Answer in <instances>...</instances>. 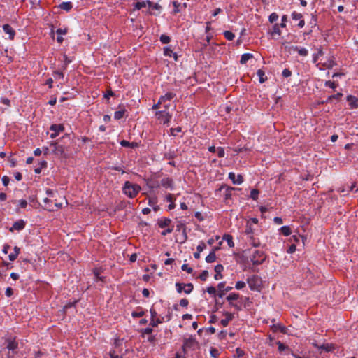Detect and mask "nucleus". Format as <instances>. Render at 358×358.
Segmentation results:
<instances>
[{
    "instance_id": "obj_22",
    "label": "nucleus",
    "mask_w": 358,
    "mask_h": 358,
    "mask_svg": "<svg viewBox=\"0 0 358 358\" xmlns=\"http://www.w3.org/2000/svg\"><path fill=\"white\" fill-rule=\"evenodd\" d=\"M253 58V55L251 54V53H244L241 55V59H240V63L241 64H245L247 63V62Z\"/></svg>"
},
{
    "instance_id": "obj_63",
    "label": "nucleus",
    "mask_w": 358,
    "mask_h": 358,
    "mask_svg": "<svg viewBox=\"0 0 358 358\" xmlns=\"http://www.w3.org/2000/svg\"><path fill=\"white\" fill-rule=\"evenodd\" d=\"M245 287V282L243 281H238L235 285V287L237 289H241Z\"/></svg>"
},
{
    "instance_id": "obj_51",
    "label": "nucleus",
    "mask_w": 358,
    "mask_h": 358,
    "mask_svg": "<svg viewBox=\"0 0 358 358\" xmlns=\"http://www.w3.org/2000/svg\"><path fill=\"white\" fill-rule=\"evenodd\" d=\"M53 77L55 80H62L64 78V73L62 71H55Z\"/></svg>"
},
{
    "instance_id": "obj_33",
    "label": "nucleus",
    "mask_w": 358,
    "mask_h": 358,
    "mask_svg": "<svg viewBox=\"0 0 358 358\" xmlns=\"http://www.w3.org/2000/svg\"><path fill=\"white\" fill-rule=\"evenodd\" d=\"M249 239H250V243L253 246V247H259L260 245V241L258 238H256L254 235H251L250 236L248 237Z\"/></svg>"
},
{
    "instance_id": "obj_42",
    "label": "nucleus",
    "mask_w": 358,
    "mask_h": 358,
    "mask_svg": "<svg viewBox=\"0 0 358 358\" xmlns=\"http://www.w3.org/2000/svg\"><path fill=\"white\" fill-rule=\"evenodd\" d=\"M159 41L163 44H167L171 41V38L166 34H162L159 37Z\"/></svg>"
},
{
    "instance_id": "obj_19",
    "label": "nucleus",
    "mask_w": 358,
    "mask_h": 358,
    "mask_svg": "<svg viewBox=\"0 0 358 358\" xmlns=\"http://www.w3.org/2000/svg\"><path fill=\"white\" fill-rule=\"evenodd\" d=\"M347 100L349 102V105L350 106L351 108H357L358 107V99L352 96H348L347 97Z\"/></svg>"
},
{
    "instance_id": "obj_11",
    "label": "nucleus",
    "mask_w": 358,
    "mask_h": 358,
    "mask_svg": "<svg viewBox=\"0 0 358 358\" xmlns=\"http://www.w3.org/2000/svg\"><path fill=\"white\" fill-rule=\"evenodd\" d=\"M3 32L8 35V38L13 40L15 36V30L8 24H3L2 26Z\"/></svg>"
},
{
    "instance_id": "obj_56",
    "label": "nucleus",
    "mask_w": 358,
    "mask_h": 358,
    "mask_svg": "<svg viewBox=\"0 0 358 358\" xmlns=\"http://www.w3.org/2000/svg\"><path fill=\"white\" fill-rule=\"evenodd\" d=\"M173 6H174V9H173V12H172V13H173V14H176V13H180V9H179V6H180V3H178V2H177V1H173Z\"/></svg>"
},
{
    "instance_id": "obj_9",
    "label": "nucleus",
    "mask_w": 358,
    "mask_h": 358,
    "mask_svg": "<svg viewBox=\"0 0 358 358\" xmlns=\"http://www.w3.org/2000/svg\"><path fill=\"white\" fill-rule=\"evenodd\" d=\"M239 298H240L239 294L231 293L227 296L226 299L229 301V305L231 306H233L236 310H241V308L240 305H238L236 303H234V301L238 300Z\"/></svg>"
},
{
    "instance_id": "obj_18",
    "label": "nucleus",
    "mask_w": 358,
    "mask_h": 358,
    "mask_svg": "<svg viewBox=\"0 0 358 358\" xmlns=\"http://www.w3.org/2000/svg\"><path fill=\"white\" fill-rule=\"evenodd\" d=\"M224 315L226 317L222 319L220 321V323L223 327H227L229 324V322L233 320L234 315L229 312H226L224 313Z\"/></svg>"
},
{
    "instance_id": "obj_53",
    "label": "nucleus",
    "mask_w": 358,
    "mask_h": 358,
    "mask_svg": "<svg viewBox=\"0 0 358 358\" xmlns=\"http://www.w3.org/2000/svg\"><path fill=\"white\" fill-rule=\"evenodd\" d=\"M162 320L157 318V319H151L150 322V326L152 327H157L159 324L162 323Z\"/></svg>"
},
{
    "instance_id": "obj_49",
    "label": "nucleus",
    "mask_w": 358,
    "mask_h": 358,
    "mask_svg": "<svg viewBox=\"0 0 358 358\" xmlns=\"http://www.w3.org/2000/svg\"><path fill=\"white\" fill-rule=\"evenodd\" d=\"M259 190L253 189L250 192V198L256 201L258 199Z\"/></svg>"
},
{
    "instance_id": "obj_60",
    "label": "nucleus",
    "mask_w": 358,
    "mask_h": 358,
    "mask_svg": "<svg viewBox=\"0 0 358 358\" xmlns=\"http://www.w3.org/2000/svg\"><path fill=\"white\" fill-rule=\"evenodd\" d=\"M236 355L237 357L242 358V357L245 355V352L240 348H237L236 349Z\"/></svg>"
},
{
    "instance_id": "obj_24",
    "label": "nucleus",
    "mask_w": 358,
    "mask_h": 358,
    "mask_svg": "<svg viewBox=\"0 0 358 358\" xmlns=\"http://www.w3.org/2000/svg\"><path fill=\"white\" fill-rule=\"evenodd\" d=\"M120 145L122 146V147H129V148H135L136 147H138V144L136 142H129L126 140H122L120 141Z\"/></svg>"
},
{
    "instance_id": "obj_36",
    "label": "nucleus",
    "mask_w": 358,
    "mask_h": 358,
    "mask_svg": "<svg viewBox=\"0 0 358 358\" xmlns=\"http://www.w3.org/2000/svg\"><path fill=\"white\" fill-rule=\"evenodd\" d=\"M216 259V255L215 253V250H212V252H210V254L206 257V261L208 263H213Z\"/></svg>"
},
{
    "instance_id": "obj_61",
    "label": "nucleus",
    "mask_w": 358,
    "mask_h": 358,
    "mask_svg": "<svg viewBox=\"0 0 358 358\" xmlns=\"http://www.w3.org/2000/svg\"><path fill=\"white\" fill-rule=\"evenodd\" d=\"M157 203V198L156 196L152 197L149 199L148 204L150 206H154Z\"/></svg>"
},
{
    "instance_id": "obj_26",
    "label": "nucleus",
    "mask_w": 358,
    "mask_h": 358,
    "mask_svg": "<svg viewBox=\"0 0 358 358\" xmlns=\"http://www.w3.org/2000/svg\"><path fill=\"white\" fill-rule=\"evenodd\" d=\"M272 329L273 331H280L281 333H286V327L280 324H273L272 326Z\"/></svg>"
},
{
    "instance_id": "obj_21",
    "label": "nucleus",
    "mask_w": 358,
    "mask_h": 358,
    "mask_svg": "<svg viewBox=\"0 0 358 358\" xmlns=\"http://www.w3.org/2000/svg\"><path fill=\"white\" fill-rule=\"evenodd\" d=\"M165 200L167 201V202H169V205L168 206V209L169 210H173L176 207V205L173 202V195L171 194H168L166 196V198H165Z\"/></svg>"
},
{
    "instance_id": "obj_37",
    "label": "nucleus",
    "mask_w": 358,
    "mask_h": 358,
    "mask_svg": "<svg viewBox=\"0 0 358 358\" xmlns=\"http://www.w3.org/2000/svg\"><path fill=\"white\" fill-rule=\"evenodd\" d=\"M223 239L225 240L227 242V244H228L229 247L233 248L234 246V241H233V238H232V236L231 235L225 234L223 236Z\"/></svg>"
},
{
    "instance_id": "obj_30",
    "label": "nucleus",
    "mask_w": 358,
    "mask_h": 358,
    "mask_svg": "<svg viewBox=\"0 0 358 358\" xmlns=\"http://www.w3.org/2000/svg\"><path fill=\"white\" fill-rule=\"evenodd\" d=\"M255 229L253 227V225L250 222H247L246 224V229H245V234L249 236L254 234Z\"/></svg>"
},
{
    "instance_id": "obj_40",
    "label": "nucleus",
    "mask_w": 358,
    "mask_h": 358,
    "mask_svg": "<svg viewBox=\"0 0 358 358\" xmlns=\"http://www.w3.org/2000/svg\"><path fill=\"white\" fill-rule=\"evenodd\" d=\"M163 52L164 56L171 57L173 50L171 49V46H166L163 48Z\"/></svg>"
},
{
    "instance_id": "obj_45",
    "label": "nucleus",
    "mask_w": 358,
    "mask_h": 358,
    "mask_svg": "<svg viewBox=\"0 0 358 358\" xmlns=\"http://www.w3.org/2000/svg\"><path fill=\"white\" fill-rule=\"evenodd\" d=\"M175 96V94L171 92H167L164 96H162L160 98H164V102L165 103L166 100L170 101Z\"/></svg>"
},
{
    "instance_id": "obj_2",
    "label": "nucleus",
    "mask_w": 358,
    "mask_h": 358,
    "mask_svg": "<svg viewBox=\"0 0 358 358\" xmlns=\"http://www.w3.org/2000/svg\"><path fill=\"white\" fill-rule=\"evenodd\" d=\"M141 189V187L139 185L133 184L129 181H126L122 187L123 193L131 199L136 197Z\"/></svg>"
},
{
    "instance_id": "obj_31",
    "label": "nucleus",
    "mask_w": 358,
    "mask_h": 358,
    "mask_svg": "<svg viewBox=\"0 0 358 358\" xmlns=\"http://www.w3.org/2000/svg\"><path fill=\"white\" fill-rule=\"evenodd\" d=\"M323 54H324V52L322 50V47H320L319 48H317V52L313 55V63H316L317 61L318 60L319 57L320 56L323 55Z\"/></svg>"
},
{
    "instance_id": "obj_23",
    "label": "nucleus",
    "mask_w": 358,
    "mask_h": 358,
    "mask_svg": "<svg viewBox=\"0 0 358 358\" xmlns=\"http://www.w3.org/2000/svg\"><path fill=\"white\" fill-rule=\"evenodd\" d=\"M257 75L259 78V81L261 83H264L267 80V76L265 74V72L262 69H259L257 72Z\"/></svg>"
},
{
    "instance_id": "obj_47",
    "label": "nucleus",
    "mask_w": 358,
    "mask_h": 358,
    "mask_svg": "<svg viewBox=\"0 0 358 358\" xmlns=\"http://www.w3.org/2000/svg\"><path fill=\"white\" fill-rule=\"evenodd\" d=\"M124 110L115 111L114 113V118L115 120H120L124 117Z\"/></svg>"
},
{
    "instance_id": "obj_38",
    "label": "nucleus",
    "mask_w": 358,
    "mask_h": 358,
    "mask_svg": "<svg viewBox=\"0 0 358 358\" xmlns=\"http://www.w3.org/2000/svg\"><path fill=\"white\" fill-rule=\"evenodd\" d=\"M280 231L281 234H282L284 236H287L291 234L292 231L289 226H283L280 229Z\"/></svg>"
},
{
    "instance_id": "obj_4",
    "label": "nucleus",
    "mask_w": 358,
    "mask_h": 358,
    "mask_svg": "<svg viewBox=\"0 0 358 358\" xmlns=\"http://www.w3.org/2000/svg\"><path fill=\"white\" fill-rule=\"evenodd\" d=\"M169 106V104H164L165 110L157 111L155 113L157 119L164 124H168L172 117V115L168 111H166V109Z\"/></svg>"
},
{
    "instance_id": "obj_8",
    "label": "nucleus",
    "mask_w": 358,
    "mask_h": 358,
    "mask_svg": "<svg viewBox=\"0 0 358 358\" xmlns=\"http://www.w3.org/2000/svg\"><path fill=\"white\" fill-rule=\"evenodd\" d=\"M176 288L178 293H181L182 291H184L185 294H188L192 292L194 286L192 283L184 284L180 282H176Z\"/></svg>"
},
{
    "instance_id": "obj_7",
    "label": "nucleus",
    "mask_w": 358,
    "mask_h": 358,
    "mask_svg": "<svg viewBox=\"0 0 358 358\" xmlns=\"http://www.w3.org/2000/svg\"><path fill=\"white\" fill-rule=\"evenodd\" d=\"M50 147L52 148V152L59 157H66V155L64 151V147L62 145L59 144L57 142H52Z\"/></svg>"
},
{
    "instance_id": "obj_3",
    "label": "nucleus",
    "mask_w": 358,
    "mask_h": 358,
    "mask_svg": "<svg viewBox=\"0 0 358 358\" xmlns=\"http://www.w3.org/2000/svg\"><path fill=\"white\" fill-rule=\"evenodd\" d=\"M197 349H199V343L195 338L189 337L184 339L182 345L184 358H187L190 351H196Z\"/></svg>"
},
{
    "instance_id": "obj_1",
    "label": "nucleus",
    "mask_w": 358,
    "mask_h": 358,
    "mask_svg": "<svg viewBox=\"0 0 358 358\" xmlns=\"http://www.w3.org/2000/svg\"><path fill=\"white\" fill-rule=\"evenodd\" d=\"M3 350H7V357L13 358L19 350L18 342L15 337L9 336L5 339Z\"/></svg>"
},
{
    "instance_id": "obj_14",
    "label": "nucleus",
    "mask_w": 358,
    "mask_h": 358,
    "mask_svg": "<svg viewBox=\"0 0 358 358\" xmlns=\"http://www.w3.org/2000/svg\"><path fill=\"white\" fill-rule=\"evenodd\" d=\"M229 178L232 181V182L235 185H240L243 182V178L241 174L236 175L233 172H230L229 173Z\"/></svg>"
},
{
    "instance_id": "obj_15",
    "label": "nucleus",
    "mask_w": 358,
    "mask_h": 358,
    "mask_svg": "<svg viewBox=\"0 0 358 358\" xmlns=\"http://www.w3.org/2000/svg\"><path fill=\"white\" fill-rule=\"evenodd\" d=\"M122 341L119 338H115L113 344V348L112 350H116V353L118 355H125L126 353H122ZM127 352V350H125V352Z\"/></svg>"
},
{
    "instance_id": "obj_17",
    "label": "nucleus",
    "mask_w": 358,
    "mask_h": 358,
    "mask_svg": "<svg viewBox=\"0 0 358 358\" xmlns=\"http://www.w3.org/2000/svg\"><path fill=\"white\" fill-rule=\"evenodd\" d=\"M176 231H182V236H183V239L182 241V242H185L187 241V231H186V227L185 225L181 222H178V224L176 225Z\"/></svg>"
},
{
    "instance_id": "obj_27",
    "label": "nucleus",
    "mask_w": 358,
    "mask_h": 358,
    "mask_svg": "<svg viewBox=\"0 0 358 358\" xmlns=\"http://www.w3.org/2000/svg\"><path fill=\"white\" fill-rule=\"evenodd\" d=\"M314 346H315L316 348H319V349H322V350H324L325 351L327 352H329V351H331L333 349H334V347L331 344H323L322 345H318L315 343H313Z\"/></svg>"
},
{
    "instance_id": "obj_6",
    "label": "nucleus",
    "mask_w": 358,
    "mask_h": 358,
    "mask_svg": "<svg viewBox=\"0 0 358 358\" xmlns=\"http://www.w3.org/2000/svg\"><path fill=\"white\" fill-rule=\"evenodd\" d=\"M266 259L264 252L262 250H256L252 253L250 260L253 265H259L263 263Z\"/></svg>"
},
{
    "instance_id": "obj_10",
    "label": "nucleus",
    "mask_w": 358,
    "mask_h": 358,
    "mask_svg": "<svg viewBox=\"0 0 358 358\" xmlns=\"http://www.w3.org/2000/svg\"><path fill=\"white\" fill-rule=\"evenodd\" d=\"M50 130L53 131V133L50 134V138H55L58 136L59 132H62L64 130V127L62 124H53L50 126Z\"/></svg>"
},
{
    "instance_id": "obj_46",
    "label": "nucleus",
    "mask_w": 358,
    "mask_h": 358,
    "mask_svg": "<svg viewBox=\"0 0 358 358\" xmlns=\"http://www.w3.org/2000/svg\"><path fill=\"white\" fill-rule=\"evenodd\" d=\"M291 17L294 20H299L303 18V15L301 13H297L296 11H293L291 14Z\"/></svg>"
},
{
    "instance_id": "obj_32",
    "label": "nucleus",
    "mask_w": 358,
    "mask_h": 358,
    "mask_svg": "<svg viewBox=\"0 0 358 358\" xmlns=\"http://www.w3.org/2000/svg\"><path fill=\"white\" fill-rule=\"evenodd\" d=\"M280 27H281L280 26L279 24H275L273 26L272 31L271 32V35L273 36L275 35H278V36H280L281 35V31H280Z\"/></svg>"
},
{
    "instance_id": "obj_20",
    "label": "nucleus",
    "mask_w": 358,
    "mask_h": 358,
    "mask_svg": "<svg viewBox=\"0 0 358 358\" xmlns=\"http://www.w3.org/2000/svg\"><path fill=\"white\" fill-rule=\"evenodd\" d=\"M292 49L295 51H297L299 55H300L301 56L306 57L308 54V50L303 47L294 46L292 47Z\"/></svg>"
},
{
    "instance_id": "obj_28",
    "label": "nucleus",
    "mask_w": 358,
    "mask_h": 358,
    "mask_svg": "<svg viewBox=\"0 0 358 358\" xmlns=\"http://www.w3.org/2000/svg\"><path fill=\"white\" fill-rule=\"evenodd\" d=\"M171 220L169 218H162L159 220L158 225L160 228H164L170 224Z\"/></svg>"
},
{
    "instance_id": "obj_48",
    "label": "nucleus",
    "mask_w": 358,
    "mask_h": 358,
    "mask_svg": "<svg viewBox=\"0 0 358 358\" xmlns=\"http://www.w3.org/2000/svg\"><path fill=\"white\" fill-rule=\"evenodd\" d=\"M210 353L211 357H213V358H217L220 355L219 350L215 348H210Z\"/></svg>"
},
{
    "instance_id": "obj_54",
    "label": "nucleus",
    "mask_w": 358,
    "mask_h": 358,
    "mask_svg": "<svg viewBox=\"0 0 358 358\" xmlns=\"http://www.w3.org/2000/svg\"><path fill=\"white\" fill-rule=\"evenodd\" d=\"M216 152H217V156H218L220 158H222V157H224L225 152H224V148H222V147H218V148H217Z\"/></svg>"
},
{
    "instance_id": "obj_62",
    "label": "nucleus",
    "mask_w": 358,
    "mask_h": 358,
    "mask_svg": "<svg viewBox=\"0 0 358 358\" xmlns=\"http://www.w3.org/2000/svg\"><path fill=\"white\" fill-rule=\"evenodd\" d=\"M181 268L182 271H187L188 273H192L193 271V269L186 264H183Z\"/></svg>"
},
{
    "instance_id": "obj_25",
    "label": "nucleus",
    "mask_w": 358,
    "mask_h": 358,
    "mask_svg": "<svg viewBox=\"0 0 358 358\" xmlns=\"http://www.w3.org/2000/svg\"><path fill=\"white\" fill-rule=\"evenodd\" d=\"M73 7L72 3L70 1L62 2L59 4V8L66 11H69Z\"/></svg>"
},
{
    "instance_id": "obj_13",
    "label": "nucleus",
    "mask_w": 358,
    "mask_h": 358,
    "mask_svg": "<svg viewBox=\"0 0 358 358\" xmlns=\"http://www.w3.org/2000/svg\"><path fill=\"white\" fill-rule=\"evenodd\" d=\"M173 184H174V182H173V179L171 178H169V177L162 178L160 182L161 186H162L163 187H164L166 189H173Z\"/></svg>"
},
{
    "instance_id": "obj_55",
    "label": "nucleus",
    "mask_w": 358,
    "mask_h": 358,
    "mask_svg": "<svg viewBox=\"0 0 358 358\" xmlns=\"http://www.w3.org/2000/svg\"><path fill=\"white\" fill-rule=\"evenodd\" d=\"M206 243L203 241H201L199 242V244L198 245L196 250L199 252H201L204 249H206Z\"/></svg>"
},
{
    "instance_id": "obj_43",
    "label": "nucleus",
    "mask_w": 358,
    "mask_h": 358,
    "mask_svg": "<svg viewBox=\"0 0 358 358\" xmlns=\"http://www.w3.org/2000/svg\"><path fill=\"white\" fill-rule=\"evenodd\" d=\"M110 358H123L124 355H118L116 353V350H110L108 353Z\"/></svg>"
},
{
    "instance_id": "obj_16",
    "label": "nucleus",
    "mask_w": 358,
    "mask_h": 358,
    "mask_svg": "<svg viewBox=\"0 0 358 358\" xmlns=\"http://www.w3.org/2000/svg\"><path fill=\"white\" fill-rule=\"evenodd\" d=\"M336 62L334 56L331 55L327 59V61L324 62L323 66L326 69H330L336 65Z\"/></svg>"
},
{
    "instance_id": "obj_44",
    "label": "nucleus",
    "mask_w": 358,
    "mask_h": 358,
    "mask_svg": "<svg viewBox=\"0 0 358 358\" xmlns=\"http://www.w3.org/2000/svg\"><path fill=\"white\" fill-rule=\"evenodd\" d=\"M145 1H138L136 3H135L134 4V10H140L142 8H144L145 7Z\"/></svg>"
},
{
    "instance_id": "obj_35",
    "label": "nucleus",
    "mask_w": 358,
    "mask_h": 358,
    "mask_svg": "<svg viewBox=\"0 0 358 358\" xmlns=\"http://www.w3.org/2000/svg\"><path fill=\"white\" fill-rule=\"evenodd\" d=\"M146 184L150 189H155L159 187V185L157 181L152 180H148Z\"/></svg>"
},
{
    "instance_id": "obj_50",
    "label": "nucleus",
    "mask_w": 358,
    "mask_h": 358,
    "mask_svg": "<svg viewBox=\"0 0 358 358\" xmlns=\"http://www.w3.org/2000/svg\"><path fill=\"white\" fill-rule=\"evenodd\" d=\"M278 19V15L276 13H272L268 17V20L271 23L276 22Z\"/></svg>"
},
{
    "instance_id": "obj_34",
    "label": "nucleus",
    "mask_w": 358,
    "mask_h": 358,
    "mask_svg": "<svg viewBox=\"0 0 358 358\" xmlns=\"http://www.w3.org/2000/svg\"><path fill=\"white\" fill-rule=\"evenodd\" d=\"M72 62V59H70L66 55H63V64H62V69L65 70L67 67V66Z\"/></svg>"
},
{
    "instance_id": "obj_57",
    "label": "nucleus",
    "mask_w": 358,
    "mask_h": 358,
    "mask_svg": "<svg viewBox=\"0 0 358 358\" xmlns=\"http://www.w3.org/2000/svg\"><path fill=\"white\" fill-rule=\"evenodd\" d=\"M287 21V15H283L281 18V23L279 24L282 28L286 27V22Z\"/></svg>"
},
{
    "instance_id": "obj_5",
    "label": "nucleus",
    "mask_w": 358,
    "mask_h": 358,
    "mask_svg": "<svg viewBox=\"0 0 358 358\" xmlns=\"http://www.w3.org/2000/svg\"><path fill=\"white\" fill-rule=\"evenodd\" d=\"M247 282L250 289L254 291H259L262 286V280L259 276L253 275L249 277L247 279Z\"/></svg>"
},
{
    "instance_id": "obj_12",
    "label": "nucleus",
    "mask_w": 358,
    "mask_h": 358,
    "mask_svg": "<svg viewBox=\"0 0 358 358\" xmlns=\"http://www.w3.org/2000/svg\"><path fill=\"white\" fill-rule=\"evenodd\" d=\"M26 225V222L23 220H18L15 222L13 226L10 228V231L13 232L14 231H21Z\"/></svg>"
},
{
    "instance_id": "obj_29",
    "label": "nucleus",
    "mask_w": 358,
    "mask_h": 358,
    "mask_svg": "<svg viewBox=\"0 0 358 358\" xmlns=\"http://www.w3.org/2000/svg\"><path fill=\"white\" fill-rule=\"evenodd\" d=\"M20 253V248H17V246H15L13 249V252H12L10 254H9L8 255V258L10 261H14L17 257L18 256Z\"/></svg>"
},
{
    "instance_id": "obj_39",
    "label": "nucleus",
    "mask_w": 358,
    "mask_h": 358,
    "mask_svg": "<svg viewBox=\"0 0 358 358\" xmlns=\"http://www.w3.org/2000/svg\"><path fill=\"white\" fill-rule=\"evenodd\" d=\"M234 187H227L225 191L224 199L226 200L231 199L232 196V191L235 190Z\"/></svg>"
},
{
    "instance_id": "obj_58",
    "label": "nucleus",
    "mask_w": 358,
    "mask_h": 358,
    "mask_svg": "<svg viewBox=\"0 0 358 358\" xmlns=\"http://www.w3.org/2000/svg\"><path fill=\"white\" fill-rule=\"evenodd\" d=\"M208 276V272L207 271H203L201 272V273L199 275V278L202 280V281H206L207 278Z\"/></svg>"
},
{
    "instance_id": "obj_52",
    "label": "nucleus",
    "mask_w": 358,
    "mask_h": 358,
    "mask_svg": "<svg viewBox=\"0 0 358 358\" xmlns=\"http://www.w3.org/2000/svg\"><path fill=\"white\" fill-rule=\"evenodd\" d=\"M325 86L332 90H335L338 87V84L334 81H327L325 82Z\"/></svg>"
},
{
    "instance_id": "obj_41",
    "label": "nucleus",
    "mask_w": 358,
    "mask_h": 358,
    "mask_svg": "<svg viewBox=\"0 0 358 358\" xmlns=\"http://www.w3.org/2000/svg\"><path fill=\"white\" fill-rule=\"evenodd\" d=\"M223 35L228 41H232L235 38V35L231 31H224Z\"/></svg>"
},
{
    "instance_id": "obj_64",
    "label": "nucleus",
    "mask_w": 358,
    "mask_h": 358,
    "mask_svg": "<svg viewBox=\"0 0 358 358\" xmlns=\"http://www.w3.org/2000/svg\"><path fill=\"white\" fill-rule=\"evenodd\" d=\"M133 317H141L144 315L143 311H134L131 313Z\"/></svg>"
},
{
    "instance_id": "obj_59",
    "label": "nucleus",
    "mask_w": 358,
    "mask_h": 358,
    "mask_svg": "<svg viewBox=\"0 0 358 358\" xmlns=\"http://www.w3.org/2000/svg\"><path fill=\"white\" fill-rule=\"evenodd\" d=\"M282 76L284 78H288L292 76V71L289 69H285L282 72Z\"/></svg>"
}]
</instances>
